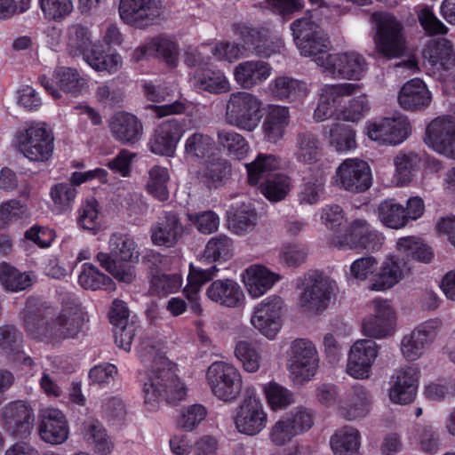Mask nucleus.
<instances>
[{
    "label": "nucleus",
    "instance_id": "nucleus-47",
    "mask_svg": "<svg viewBox=\"0 0 455 455\" xmlns=\"http://www.w3.org/2000/svg\"><path fill=\"white\" fill-rule=\"evenodd\" d=\"M361 435L357 429L345 427L335 433L331 439L335 455H360Z\"/></svg>",
    "mask_w": 455,
    "mask_h": 455
},
{
    "label": "nucleus",
    "instance_id": "nucleus-46",
    "mask_svg": "<svg viewBox=\"0 0 455 455\" xmlns=\"http://www.w3.org/2000/svg\"><path fill=\"white\" fill-rule=\"evenodd\" d=\"M216 137L219 147L231 157L240 160L244 158L249 152L248 141L242 134L233 130L220 129L217 131Z\"/></svg>",
    "mask_w": 455,
    "mask_h": 455
},
{
    "label": "nucleus",
    "instance_id": "nucleus-52",
    "mask_svg": "<svg viewBox=\"0 0 455 455\" xmlns=\"http://www.w3.org/2000/svg\"><path fill=\"white\" fill-rule=\"evenodd\" d=\"M213 139L205 133L196 132L190 134L185 140L184 155L191 160H199L209 157L214 149Z\"/></svg>",
    "mask_w": 455,
    "mask_h": 455
},
{
    "label": "nucleus",
    "instance_id": "nucleus-51",
    "mask_svg": "<svg viewBox=\"0 0 455 455\" xmlns=\"http://www.w3.org/2000/svg\"><path fill=\"white\" fill-rule=\"evenodd\" d=\"M0 283L5 291L18 292L30 287L32 279L29 274L3 262L0 264Z\"/></svg>",
    "mask_w": 455,
    "mask_h": 455
},
{
    "label": "nucleus",
    "instance_id": "nucleus-32",
    "mask_svg": "<svg viewBox=\"0 0 455 455\" xmlns=\"http://www.w3.org/2000/svg\"><path fill=\"white\" fill-rule=\"evenodd\" d=\"M280 279V276L261 265H251L243 274L248 293L254 299L264 295Z\"/></svg>",
    "mask_w": 455,
    "mask_h": 455
},
{
    "label": "nucleus",
    "instance_id": "nucleus-5",
    "mask_svg": "<svg viewBox=\"0 0 455 455\" xmlns=\"http://www.w3.org/2000/svg\"><path fill=\"white\" fill-rule=\"evenodd\" d=\"M262 105L261 100L251 92H233L226 103L225 121L239 130L253 132L260 123Z\"/></svg>",
    "mask_w": 455,
    "mask_h": 455
},
{
    "label": "nucleus",
    "instance_id": "nucleus-17",
    "mask_svg": "<svg viewBox=\"0 0 455 455\" xmlns=\"http://www.w3.org/2000/svg\"><path fill=\"white\" fill-rule=\"evenodd\" d=\"M283 302L278 296H269L258 303L251 316V325L262 335L274 339L282 328Z\"/></svg>",
    "mask_w": 455,
    "mask_h": 455
},
{
    "label": "nucleus",
    "instance_id": "nucleus-10",
    "mask_svg": "<svg viewBox=\"0 0 455 455\" xmlns=\"http://www.w3.org/2000/svg\"><path fill=\"white\" fill-rule=\"evenodd\" d=\"M235 32L241 39L243 48L259 58L268 59L281 53L284 47L283 39L267 26L238 25Z\"/></svg>",
    "mask_w": 455,
    "mask_h": 455
},
{
    "label": "nucleus",
    "instance_id": "nucleus-60",
    "mask_svg": "<svg viewBox=\"0 0 455 455\" xmlns=\"http://www.w3.org/2000/svg\"><path fill=\"white\" fill-rule=\"evenodd\" d=\"M76 188L69 183H58L52 187L50 196L54 210L59 213L71 210L76 197Z\"/></svg>",
    "mask_w": 455,
    "mask_h": 455
},
{
    "label": "nucleus",
    "instance_id": "nucleus-27",
    "mask_svg": "<svg viewBox=\"0 0 455 455\" xmlns=\"http://www.w3.org/2000/svg\"><path fill=\"white\" fill-rule=\"evenodd\" d=\"M182 136V126L176 119L164 121L155 130L148 142L149 149L156 155L173 156Z\"/></svg>",
    "mask_w": 455,
    "mask_h": 455
},
{
    "label": "nucleus",
    "instance_id": "nucleus-54",
    "mask_svg": "<svg viewBox=\"0 0 455 455\" xmlns=\"http://www.w3.org/2000/svg\"><path fill=\"white\" fill-rule=\"evenodd\" d=\"M419 164V157L413 152H400L394 158L395 178L400 186L410 183Z\"/></svg>",
    "mask_w": 455,
    "mask_h": 455
},
{
    "label": "nucleus",
    "instance_id": "nucleus-34",
    "mask_svg": "<svg viewBox=\"0 0 455 455\" xmlns=\"http://www.w3.org/2000/svg\"><path fill=\"white\" fill-rule=\"evenodd\" d=\"M290 124V110L288 107L273 105L262 124L264 139L270 143L279 142L284 136Z\"/></svg>",
    "mask_w": 455,
    "mask_h": 455
},
{
    "label": "nucleus",
    "instance_id": "nucleus-44",
    "mask_svg": "<svg viewBox=\"0 0 455 455\" xmlns=\"http://www.w3.org/2000/svg\"><path fill=\"white\" fill-rule=\"evenodd\" d=\"M93 46L92 33L81 24H72L66 32V51L72 57L86 55Z\"/></svg>",
    "mask_w": 455,
    "mask_h": 455
},
{
    "label": "nucleus",
    "instance_id": "nucleus-30",
    "mask_svg": "<svg viewBox=\"0 0 455 455\" xmlns=\"http://www.w3.org/2000/svg\"><path fill=\"white\" fill-rule=\"evenodd\" d=\"M206 297L212 302L226 307H238L244 300L242 287L233 279H218L206 289Z\"/></svg>",
    "mask_w": 455,
    "mask_h": 455
},
{
    "label": "nucleus",
    "instance_id": "nucleus-13",
    "mask_svg": "<svg viewBox=\"0 0 455 455\" xmlns=\"http://www.w3.org/2000/svg\"><path fill=\"white\" fill-rule=\"evenodd\" d=\"M84 322V314L75 298L69 297L63 301L62 307L56 317L49 323L46 341L58 342L73 339L80 332Z\"/></svg>",
    "mask_w": 455,
    "mask_h": 455
},
{
    "label": "nucleus",
    "instance_id": "nucleus-33",
    "mask_svg": "<svg viewBox=\"0 0 455 455\" xmlns=\"http://www.w3.org/2000/svg\"><path fill=\"white\" fill-rule=\"evenodd\" d=\"M267 88L273 97L279 100L301 101L309 93L305 82L287 76L275 77Z\"/></svg>",
    "mask_w": 455,
    "mask_h": 455
},
{
    "label": "nucleus",
    "instance_id": "nucleus-8",
    "mask_svg": "<svg viewBox=\"0 0 455 455\" xmlns=\"http://www.w3.org/2000/svg\"><path fill=\"white\" fill-rule=\"evenodd\" d=\"M206 380L212 395L224 403L235 402L243 389L239 370L223 361L214 362L208 367Z\"/></svg>",
    "mask_w": 455,
    "mask_h": 455
},
{
    "label": "nucleus",
    "instance_id": "nucleus-25",
    "mask_svg": "<svg viewBox=\"0 0 455 455\" xmlns=\"http://www.w3.org/2000/svg\"><path fill=\"white\" fill-rule=\"evenodd\" d=\"M419 371L408 366L392 376L388 396L392 403L408 404L414 401L419 387Z\"/></svg>",
    "mask_w": 455,
    "mask_h": 455
},
{
    "label": "nucleus",
    "instance_id": "nucleus-12",
    "mask_svg": "<svg viewBox=\"0 0 455 455\" xmlns=\"http://www.w3.org/2000/svg\"><path fill=\"white\" fill-rule=\"evenodd\" d=\"M384 236L365 220L355 219L350 222L346 232L335 235L331 243L339 249H364L378 251L382 246Z\"/></svg>",
    "mask_w": 455,
    "mask_h": 455
},
{
    "label": "nucleus",
    "instance_id": "nucleus-28",
    "mask_svg": "<svg viewBox=\"0 0 455 455\" xmlns=\"http://www.w3.org/2000/svg\"><path fill=\"white\" fill-rule=\"evenodd\" d=\"M183 231L180 220L174 212H164L149 230L153 244L166 248L173 247L181 238Z\"/></svg>",
    "mask_w": 455,
    "mask_h": 455
},
{
    "label": "nucleus",
    "instance_id": "nucleus-23",
    "mask_svg": "<svg viewBox=\"0 0 455 455\" xmlns=\"http://www.w3.org/2000/svg\"><path fill=\"white\" fill-rule=\"evenodd\" d=\"M162 8L161 0H120L118 12L126 24L142 28L151 24Z\"/></svg>",
    "mask_w": 455,
    "mask_h": 455
},
{
    "label": "nucleus",
    "instance_id": "nucleus-14",
    "mask_svg": "<svg viewBox=\"0 0 455 455\" xmlns=\"http://www.w3.org/2000/svg\"><path fill=\"white\" fill-rule=\"evenodd\" d=\"M233 422L238 433L255 436L266 428L267 414L255 395H246L234 411Z\"/></svg>",
    "mask_w": 455,
    "mask_h": 455
},
{
    "label": "nucleus",
    "instance_id": "nucleus-16",
    "mask_svg": "<svg viewBox=\"0 0 455 455\" xmlns=\"http://www.w3.org/2000/svg\"><path fill=\"white\" fill-rule=\"evenodd\" d=\"M335 283L320 275H309L305 279L304 289L299 296V306L307 314L316 315L329 305Z\"/></svg>",
    "mask_w": 455,
    "mask_h": 455
},
{
    "label": "nucleus",
    "instance_id": "nucleus-59",
    "mask_svg": "<svg viewBox=\"0 0 455 455\" xmlns=\"http://www.w3.org/2000/svg\"><path fill=\"white\" fill-rule=\"evenodd\" d=\"M329 140L331 145L339 152H347L356 148L355 132L347 124L331 125Z\"/></svg>",
    "mask_w": 455,
    "mask_h": 455
},
{
    "label": "nucleus",
    "instance_id": "nucleus-63",
    "mask_svg": "<svg viewBox=\"0 0 455 455\" xmlns=\"http://www.w3.org/2000/svg\"><path fill=\"white\" fill-rule=\"evenodd\" d=\"M325 179L323 174L314 178L305 179L298 194L301 204H315L318 203L324 193Z\"/></svg>",
    "mask_w": 455,
    "mask_h": 455
},
{
    "label": "nucleus",
    "instance_id": "nucleus-53",
    "mask_svg": "<svg viewBox=\"0 0 455 455\" xmlns=\"http://www.w3.org/2000/svg\"><path fill=\"white\" fill-rule=\"evenodd\" d=\"M380 221L391 228H401L406 225L404 207L395 199L389 198L381 202L378 207Z\"/></svg>",
    "mask_w": 455,
    "mask_h": 455
},
{
    "label": "nucleus",
    "instance_id": "nucleus-62",
    "mask_svg": "<svg viewBox=\"0 0 455 455\" xmlns=\"http://www.w3.org/2000/svg\"><path fill=\"white\" fill-rule=\"evenodd\" d=\"M290 180L287 176L277 174L267 178L260 185L261 193L271 202H278L285 198L290 191Z\"/></svg>",
    "mask_w": 455,
    "mask_h": 455
},
{
    "label": "nucleus",
    "instance_id": "nucleus-4",
    "mask_svg": "<svg viewBox=\"0 0 455 455\" xmlns=\"http://www.w3.org/2000/svg\"><path fill=\"white\" fill-rule=\"evenodd\" d=\"M291 29L301 56L311 58L316 63L317 59L329 54L330 37L313 15L295 20L291 24Z\"/></svg>",
    "mask_w": 455,
    "mask_h": 455
},
{
    "label": "nucleus",
    "instance_id": "nucleus-35",
    "mask_svg": "<svg viewBox=\"0 0 455 455\" xmlns=\"http://www.w3.org/2000/svg\"><path fill=\"white\" fill-rule=\"evenodd\" d=\"M231 164L219 156H211L197 172V178L208 188H218L229 179Z\"/></svg>",
    "mask_w": 455,
    "mask_h": 455
},
{
    "label": "nucleus",
    "instance_id": "nucleus-37",
    "mask_svg": "<svg viewBox=\"0 0 455 455\" xmlns=\"http://www.w3.org/2000/svg\"><path fill=\"white\" fill-rule=\"evenodd\" d=\"M431 93L419 78L408 81L400 90L399 105L407 110H419L429 105Z\"/></svg>",
    "mask_w": 455,
    "mask_h": 455
},
{
    "label": "nucleus",
    "instance_id": "nucleus-7",
    "mask_svg": "<svg viewBox=\"0 0 455 455\" xmlns=\"http://www.w3.org/2000/svg\"><path fill=\"white\" fill-rule=\"evenodd\" d=\"M288 371L295 383L311 380L320 366V355L315 344L309 339H293L287 350Z\"/></svg>",
    "mask_w": 455,
    "mask_h": 455
},
{
    "label": "nucleus",
    "instance_id": "nucleus-24",
    "mask_svg": "<svg viewBox=\"0 0 455 455\" xmlns=\"http://www.w3.org/2000/svg\"><path fill=\"white\" fill-rule=\"evenodd\" d=\"M0 417L15 437L26 438L34 428V410L27 402L15 401L8 403L0 410Z\"/></svg>",
    "mask_w": 455,
    "mask_h": 455
},
{
    "label": "nucleus",
    "instance_id": "nucleus-15",
    "mask_svg": "<svg viewBox=\"0 0 455 455\" xmlns=\"http://www.w3.org/2000/svg\"><path fill=\"white\" fill-rule=\"evenodd\" d=\"M334 182L340 188L352 193H363L372 183L369 164L358 158L344 160L337 168Z\"/></svg>",
    "mask_w": 455,
    "mask_h": 455
},
{
    "label": "nucleus",
    "instance_id": "nucleus-56",
    "mask_svg": "<svg viewBox=\"0 0 455 455\" xmlns=\"http://www.w3.org/2000/svg\"><path fill=\"white\" fill-rule=\"evenodd\" d=\"M182 285V277L179 274L156 273L149 282V292L158 297H166L177 292Z\"/></svg>",
    "mask_w": 455,
    "mask_h": 455
},
{
    "label": "nucleus",
    "instance_id": "nucleus-42",
    "mask_svg": "<svg viewBox=\"0 0 455 455\" xmlns=\"http://www.w3.org/2000/svg\"><path fill=\"white\" fill-rule=\"evenodd\" d=\"M83 435L97 455H109L113 451L115 443L99 420L90 419L84 422Z\"/></svg>",
    "mask_w": 455,
    "mask_h": 455
},
{
    "label": "nucleus",
    "instance_id": "nucleus-6",
    "mask_svg": "<svg viewBox=\"0 0 455 455\" xmlns=\"http://www.w3.org/2000/svg\"><path fill=\"white\" fill-rule=\"evenodd\" d=\"M371 19L375 23L374 43L378 52L388 59L402 56L407 47L404 28L394 15L376 12Z\"/></svg>",
    "mask_w": 455,
    "mask_h": 455
},
{
    "label": "nucleus",
    "instance_id": "nucleus-2",
    "mask_svg": "<svg viewBox=\"0 0 455 455\" xmlns=\"http://www.w3.org/2000/svg\"><path fill=\"white\" fill-rule=\"evenodd\" d=\"M360 90L359 84L352 83L324 84L319 92L314 119L323 122L335 117L345 122L360 121L370 110L367 95Z\"/></svg>",
    "mask_w": 455,
    "mask_h": 455
},
{
    "label": "nucleus",
    "instance_id": "nucleus-38",
    "mask_svg": "<svg viewBox=\"0 0 455 455\" xmlns=\"http://www.w3.org/2000/svg\"><path fill=\"white\" fill-rule=\"evenodd\" d=\"M410 269L409 264L399 256L387 257L382 263L372 289L382 291L393 287L410 272Z\"/></svg>",
    "mask_w": 455,
    "mask_h": 455
},
{
    "label": "nucleus",
    "instance_id": "nucleus-48",
    "mask_svg": "<svg viewBox=\"0 0 455 455\" xmlns=\"http://www.w3.org/2000/svg\"><path fill=\"white\" fill-rule=\"evenodd\" d=\"M428 63L436 69H450L455 65V54L452 45L447 39L433 44L424 53Z\"/></svg>",
    "mask_w": 455,
    "mask_h": 455
},
{
    "label": "nucleus",
    "instance_id": "nucleus-43",
    "mask_svg": "<svg viewBox=\"0 0 455 455\" xmlns=\"http://www.w3.org/2000/svg\"><path fill=\"white\" fill-rule=\"evenodd\" d=\"M372 405L370 392L363 386H355L349 396V403L341 407L340 413L347 420H355L366 417Z\"/></svg>",
    "mask_w": 455,
    "mask_h": 455
},
{
    "label": "nucleus",
    "instance_id": "nucleus-20",
    "mask_svg": "<svg viewBox=\"0 0 455 455\" xmlns=\"http://www.w3.org/2000/svg\"><path fill=\"white\" fill-rule=\"evenodd\" d=\"M40 82L54 99L61 97L60 92L76 97L87 88L85 78L76 68L69 67L56 68L51 79L42 76Z\"/></svg>",
    "mask_w": 455,
    "mask_h": 455
},
{
    "label": "nucleus",
    "instance_id": "nucleus-26",
    "mask_svg": "<svg viewBox=\"0 0 455 455\" xmlns=\"http://www.w3.org/2000/svg\"><path fill=\"white\" fill-rule=\"evenodd\" d=\"M38 432L41 439L51 444H60L68 436V426L63 413L55 408L39 411Z\"/></svg>",
    "mask_w": 455,
    "mask_h": 455
},
{
    "label": "nucleus",
    "instance_id": "nucleus-29",
    "mask_svg": "<svg viewBox=\"0 0 455 455\" xmlns=\"http://www.w3.org/2000/svg\"><path fill=\"white\" fill-rule=\"evenodd\" d=\"M272 66L264 60L240 62L234 68V79L243 89L251 90L265 83L272 75Z\"/></svg>",
    "mask_w": 455,
    "mask_h": 455
},
{
    "label": "nucleus",
    "instance_id": "nucleus-40",
    "mask_svg": "<svg viewBox=\"0 0 455 455\" xmlns=\"http://www.w3.org/2000/svg\"><path fill=\"white\" fill-rule=\"evenodd\" d=\"M191 83L197 92L221 94L231 90L229 80L220 70H197L191 78Z\"/></svg>",
    "mask_w": 455,
    "mask_h": 455
},
{
    "label": "nucleus",
    "instance_id": "nucleus-36",
    "mask_svg": "<svg viewBox=\"0 0 455 455\" xmlns=\"http://www.w3.org/2000/svg\"><path fill=\"white\" fill-rule=\"evenodd\" d=\"M23 335L15 325L0 326V350L13 361L20 362L28 366L34 365L31 357L22 351Z\"/></svg>",
    "mask_w": 455,
    "mask_h": 455
},
{
    "label": "nucleus",
    "instance_id": "nucleus-49",
    "mask_svg": "<svg viewBox=\"0 0 455 455\" xmlns=\"http://www.w3.org/2000/svg\"><path fill=\"white\" fill-rule=\"evenodd\" d=\"M281 164V158L275 155L259 154L253 162L245 164L249 183L251 185L258 184L261 179L271 172L279 169Z\"/></svg>",
    "mask_w": 455,
    "mask_h": 455
},
{
    "label": "nucleus",
    "instance_id": "nucleus-11",
    "mask_svg": "<svg viewBox=\"0 0 455 455\" xmlns=\"http://www.w3.org/2000/svg\"><path fill=\"white\" fill-rule=\"evenodd\" d=\"M21 153L32 162H46L54 149V137L44 123H36L17 136Z\"/></svg>",
    "mask_w": 455,
    "mask_h": 455
},
{
    "label": "nucleus",
    "instance_id": "nucleus-9",
    "mask_svg": "<svg viewBox=\"0 0 455 455\" xmlns=\"http://www.w3.org/2000/svg\"><path fill=\"white\" fill-rule=\"evenodd\" d=\"M322 72L334 79L360 80L367 71L365 58L356 52L330 53L316 60Z\"/></svg>",
    "mask_w": 455,
    "mask_h": 455
},
{
    "label": "nucleus",
    "instance_id": "nucleus-19",
    "mask_svg": "<svg viewBox=\"0 0 455 455\" xmlns=\"http://www.w3.org/2000/svg\"><path fill=\"white\" fill-rule=\"evenodd\" d=\"M379 346L371 339H358L350 347L347 373L357 379H368L379 356Z\"/></svg>",
    "mask_w": 455,
    "mask_h": 455
},
{
    "label": "nucleus",
    "instance_id": "nucleus-50",
    "mask_svg": "<svg viewBox=\"0 0 455 455\" xmlns=\"http://www.w3.org/2000/svg\"><path fill=\"white\" fill-rule=\"evenodd\" d=\"M232 251L231 238L226 235H218L207 242L200 260L204 263L227 260L232 256Z\"/></svg>",
    "mask_w": 455,
    "mask_h": 455
},
{
    "label": "nucleus",
    "instance_id": "nucleus-3",
    "mask_svg": "<svg viewBox=\"0 0 455 455\" xmlns=\"http://www.w3.org/2000/svg\"><path fill=\"white\" fill-rule=\"evenodd\" d=\"M109 253L99 252L97 260L100 266L115 278L124 283H132L133 275L131 269H121L116 260L133 262L139 259V251L133 237L126 233L115 232L108 240Z\"/></svg>",
    "mask_w": 455,
    "mask_h": 455
},
{
    "label": "nucleus",
    "instance_id": "nucleus-39",
    "mask_svg": "<svg viewBox=\"0 0 455 455\" xmlns=\"http://www.w3.org/2000/svg\"><path fill=\"white\" fill-rule=\"evenodd\" d=\"M218 271L219 269L216 266L204 269L190 265V271L188 276V283L183 292L190 302V308L193 312L199 314L202 311L199 303L200 288L203 284L212 280Z\"/></svg>",
    "mask_w": 455,
    "mask_h": 455
},
{
    "label": "nucleus",
    "instance_id": "nucleus-58",
    "mask_svg": "<svg viewBox=\"0 0 455 455\" xmlns=\"http://www.w3.org/2000/svg\"><path fill=\"white\" fill-rule=\"evenodd\" d=\"M79 284L87 290L96 291L100 289H111L113 282L110 277L100 272L92 264L85 263L78 276Z\"/></svg>",
    "mask_w": 455,
    "mask_h": 455
},
{
    "label": "nucleus",
    "instance_id": "nucleus-21",
    "mask_svg": "<svg viewBox=\"0 0 455 455\" xmlns=\"http://www.w3.org/2000/svg\"><path fill=\"white\" fill-rule=\"evenodd\" d=\"M425 142L435 151L455 159V121L439 116L427 127Z\"/></svg>",
    "mask_w": 455,
    "mask_h": 455
},
{
    "label": "nucleus",
    "instance_id": "nucleus-31",
    "mask_svg": "<svg viewBox=\"0 0 455 455\" xmlns=\"http://www.w3.org/2000/svg\"><path fill=\"white\" fill-rule=\"evenodd\" d=\"M112 136L122 144H134L139 141L143 133V125L132 114L118 112L114 115L109 123Z\"/></svg>",
    "mask_w": 455,
    "mask_h": 455
},
{
    "label": "nucleus",
    "instance_id": "nucleus-22",
    "mask_svg": "<svg viewBox=\"0 0 455 455\" xmlns=\"http://www.w3.org/2000/svg\"><path fill=\"white\" fill-rule=\"evenodd\" d=\"M411 132L410 122L404 116L384 118L367 126V134L371 140L389 145L401 144L410 136Z\"/></svg>",
    "mask_w": 455,
    "mask_h": 455
},
{
    "label": "nucleus",
    "instance_id": "nucleus-61",
    "mask_svg": "<svg viewBox=\"0 0 455 455\" xmlns=\"http://www.w3.org/2000/svg\"><path fill=\"white\" fill-rule=\"evenodd\" d=\"M263 392L268 405L274 411L284 409L294 403L293 394L275 381L265 384Z\"/></svg>",
    "mask_w": 455,
    "mask_h": 455
},
{
    "label": "nucleus",
    "instance_id": "nucleus-1",
    "mask_svg": "<svg viewBox=\"0 0 455 455\" xmlns=\"http://www.w3.org/2000/svg\"><path fill=\"white\" fill-rule=\"evenodd\" d=\"M138 354L146 368L140 372V381L148 410H156L162 401L171 403L185 398L186 388L175 373L172 363L149 341L140 344Z\"/></svg>",
    "mask_w": 455,
    "mask_h": 455
},
{
    "label": "nucleus",
    "instance_id": "nucleus-55",
    "mask_svg": "<svg viewBox=\"0 0 455 455\" xmlns=\"http://www.w3.org/2000/svg\"><path fill=\"white\" fill-rule=\"evenodd\" d=\"M152 56L163 60L167 66L174 68L179 61L177 44L165 36H157L149 40Z\"/></svg>",
    "mask_w": 455,
    "mask_h": 455
},
{
    "label": "nucleus",
    "instance_id": "nucleus-18",
    "mask_svg": "<svg viewBox=\"0 0 455 455\" xmlns=\"http://www.w3.org/2000/svg\"><path fill=\"white\" fill-rule=\"evenodd\" d=\"M145 96L148 100L164 104L151 105L149 109L159 118L171 116L181 115L187 110L188 100L178 92L175 99L176 87L156 86L151 83H145L143 85Z\"/></svg>",
    "mask_w": 455,
    "mask_h": 455
},
{
    "label": "nucleus",
    "instance_id": "nucleus-41",
    "mask_svg": "<svg viewBox=\"0 0 455 455\" xmlns=\"http://www.w3.org/2000/svg\"><path fill=\"white\" fill-rule=\"evenodd\" d=\"M293 155L301 164L318 163L323 156V147L318 137L310 132H299L295 138Z\"/></svg>",
    "mask_w": 455,
    "mask_h": 455
},
{
    "label": "nucleus",
    "instance_id": "nucleus-64",
    "mask_svg": "<svg viewBox=\"0 0 455 455\" xmlns=\"http://www.w3.org/2000/svg\"><path fill=\"white\" fill-rule=\"evenodd\" d=\"M39 7L47 20L62 21L73 11L71 0H38Z\"/></svg>",
    "mask_w": 455,
    "mask_h": 455
},
{
    "label": "nucleus",
    "instance_id": "nucleus-45",
    "mask_svg": "<svg viewBox=\"0 0 455 455\" xmlns=\"http://www.w3.org/2000/svg\"><path fill=\"white\" fill-rule=\"evenodd\" d=\"M44 309L36 299H28L23 310L24 328L35 338L46 340V332L50 329L49 323H44Z\"/></svg>",
    "mask_w": 455,
    "mask_h": 455
},
{
    "label": "nucleus",
    "instance_id": "nucleus-57",
    "mask_svg": "<svg viewBox=\"0 0 455 455\" xmlns=\"http://www.w3.org/2000/svg\"><path fill=\"white\" fill-rule=\"evenodd\" d=\"M147 190L159 201H166L169 198L167 184L170 180L168 170L159 165L153 166L148 172Z\"/></svg>",
    "mask_w": 455,
    "mask_h": 455
}]
</instances>
